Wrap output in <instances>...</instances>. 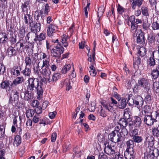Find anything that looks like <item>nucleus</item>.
Segmentation results:
<instances>
[{
  "instance_id": "nucleus-1",
  "label": "nucleus",
  "mask_w": 159,
  "mask_h": 159,
  "mask_svg": "<svg viewBox=\"0 0 159 159\" xmlns=\"http://www.w3.org/2000/svg\"><path fill=\"white\" fill-rule=\"evenodd\" d=\"M143 121L148 126L153 125L155 122L159 121V111H155L153 114L144 116Z\"/></svg>"
},
{
  "instance_id": "nucleus-2",
  "label": "nucleus",
  "mask_w": 159,
  "mask_h": 159,
  "mask_svg": "<svg viewBox=\"0 0 159 159\" xmlns=\"http://www.w3.org/2000/svg\"><path fill=\"white\" fill-rule=\"evenodd\" d=\"M54 48L51 50L52 56L55 57H59L64 51V48L61 46V43H59L54 46Z\"/></svg>"
},
{
  "instance_id": "nucleus-3",
  "label": "nucleus",
  "mask_w": 159,
  "mask_h": 159,
  "mask_svg": "<svg viewBox=\"0 0 159 159\" xmlns=\"http://www.w3.org/2000/svg\"><path fill=\"white\" fill-rule=\"evenodd\" d=\"M27 83V89L29 90L30 91L34 92V89L39 84V82L34 78H30L28 79Z\"/></svg>"
},
{
  "instance_id": "nucleus-4",
  "label": "nucleus",
  "mask_w": 159,
  "mask_h": 159,
  "mask_svg": "<svg viewBox=\"0 0 159 159\" xmlns=\"http://www.w3.org/2000/svg\"><path fill=\"white\" fill-rule=\"evenodd\" d=\"M139 86L144 88L145 91L148 92L150 89V84L149 80L147 79L142 78L140 79L138 82Z\"/></svg>"
},
{
  "instance_id": "nucleus-5",
  "label": "nucleus",
  "mask_w": 159,
  "mask_h": 159,
  "mask_svg": "<svg viewBox=\"0 0 159 159\" xmlns=\"http://www.w3.org/2000/svg\"><path fill=\"white\" fill-rule=\"evenodd\" d=\"M105 148L104 149L105 152L108 155L115 154L114 146L113 143L110 144L109 142L105 143Z\"/></svg>"
},
{
  "instance_id": "nucleus-6",
  "label": "nucleus",
  "mask_w": 159,
  "mask_h": 159,
  "mask_svg": "<svg viewBox=\"0 0 159 159\" xmlns=\"http://www.w3.org/2000/svg\"><path fill=\"white\" fill-rule=\"evenodd\" d=\"M109 139L112 142L116 143L123 141L119 135V134L117 133L116 135L115 131H112L108 136Z\"/></svg>"
},
{
  "instance_id": "nucleus-7",
  "label": "nucleus",
  "mask_w": 159,
  "mask_h": 159,
  "mask_svg": "<svg viewBox=\"0 0 159 159\" xmlns=\"http://www.w3.org/2000/svg\"><path fill=\"white\" fill-rule=\"evenodd\" d=\"M41 25L40 22L33 23V20L30 21V28L31 31L37 33L40 30Z\"/></svg>"
},
{
  "instance_id": "nucleus-8",
  "label": "nucleus",
  "mask_w": 159,
  "mask_h": 159,
  "mask_svg": "<svg viewBox=\"0 0 159 159\" xmlns=\"http://www.w3.org/2000/svg\"><path fill=\"white\" fill-rule=\"evenodd\" d=\"M34 92L30 91L29 90H27L24 91H22L20 93V95L22 99L25 100L29 101L32 98V95Z\"/></svg>"
},
{
  "instance_id": "nucleus-9",
  "label": "nucleus",
  "mask_w": 159,
  "mask_h": 159,
  "mask_svg": "<svg viewBox=\"0 0 159 159\" xmlns=\"http://www.w3.org/2000/svg\"><path fill=\"white\" fill-rule=\"evenodd\" d=\"M131 7L133 10H135L137 8L140 7L142 5L143 0H129Z\"/></svg>"
},
{
  "instance_id": "nucleus-10",
  "label": "nucleus",
  "mask_w": 159,
  "mask_h": 159,
  "mask_svg": "<svg viewBox=\"0 0 159 159\" xmlns=\"http://www.w3.org/2000/svg\"><path fill=\"white\" fill-rule=\"evenodd\" d=\"M153 108L151 106L146 105L142 108V112L144 116L153 114Z\"/></svg>"
},
{
  "instance_id": "nucleus-11",
  "label": "nucleus",
  "mask_w": 159,
  "mask_h": 159,
  "mask_svg": "<svg viewBox=\"0 0 159 159\" xmlns=\"http://www.w3.org/2000/svg\"><path fill=\"white\" fill-rule=\"evenodd\" d=\"M57 29V26L52 23L48 25L47 27L48 35L50 37L52 36V34L55 32Z\"/></svg>"
},
{
  "instance_id": "nucleus-12",
  "label": "nucleus",
  "mask_w": 159,
  "mask_h": 159,
  "mask_svg": "<svg viewBox=\"0 0 159 159\" xmlns=\"http://www.w3.org/2000/svg\"><path fill=\"white\" fill-rule=\"evenodd\" d=\"M136 37V42L138 43L144 44L145 43V33L141 30L137 34Z\"/></svg>"
},
{
  "instance_id": "nucleus-13",
  "label": "nucleus",
  "mask_w": 159,
  "mask_h": 159,
  "mask_svg": "<svg viewBox=\"0 0 159 159\" xmlns=\"http://www.w3.org/2000/svg\"><path fill=\"white\" fill-rule=\"evenodd\" d=\"M145 140V143L146 144L147 143L148 147H152L154 145L155 140L153 136L150 135H146Z\"/></svg>"
},
{
  "instance_id": "nucleus-14",
  "label": "nucleus",
  "mask_w": 159,
  "mask_h": 159,
  "mask_svg": "<svg viewBox=\"0 0 159 159\" xmlns=\"http://www.w3.org/2000/svg\"><path fill=\"white\" fill-rule=\"evenodd\" d=\"M17 53V50L14 49V48L12 46H10L7 48L6 50V55L9 57L11 58L13 56H16Z\"/></svg>"
},
{
  "instance_id": "nucleus-15",
  "label": "nucleus",
  "mask_w": 159,
  "mask_h": 159,
  "mask_svg": "<svg viewBox=\"0 0 159 159\" xmlns=\"http://www.w3.org/2000/svg\"><path fill=\"white\" fill-rule=\"evenodd\" d=\"M135 156L134 149L126 150L125 153V157L126 159H134Z\"/></svg>"
},
{
  "instance_id": "nucleus-16",
  "label": "nucleus",
  "mask_w": 159,
  "mask_h": 159,
  "mask_svg": "<svg viewBox=\"0 0 159 159\" xmlns=\"http://www.w3.org/2000/svg\"><path fill=\"white\" fill-rule=\"evenodd\" d=\"M138 25L130 23V31L132 34L134 38L136 37L137 34L139 33V30L138 29Z\"/></svg>"
},
{
  "instance_id": "nucleus-17",
  "label": "nucleus",
  "mask_w": 159,
  "mask_h": 159,
  "mask_svg": "<svg viewBox=\"0 0 159 159\" xmlns=\"http://www.w3.org/2000/svg\"><path fill=\"white\" fill-rule=\"evenodd\" d=\"M43 11L42 10H37L34 13V19L38 22L43 21Z\"/></svg>"
},
{
  "instance_id": "nucleus-18",
  "label": "nucleus",
  "mask_w": 159,
  "mask_h": 159,
  "mask_svg": "<svg viewBox=\"0 0 159 159\" xmlns=\"http://www.w3.org/2000/svg\"><path fill=\"white\" fill-rule=\"evenodd\" d=\"M149 155L151 159H157L159 155V150L155 148L153 150H150L149 152Z\"/></svg>"
},
{
  "instance_id": "nucleus-19",
  "label": "nucleus",
  "mask_w": 159,
  "mask_h": 159,
  "mask_svg": "<svg viewBox=\"0 0 159 159\" xmlns=\"http://www.w3.org/2000/svg\"><path fill=\"white\" fill-rule=\"evenodd\" d=\"M35 91H36L38 95L37 98H40L41 96H42L43 93V89L42 87V85L41 83L40 84L39 83V84L35 88Z\"/></svg>"
},
{
  "instance_id": "nucleus-20",
  "label": "nucleus",
  "mask_w": 159,
  "mask_h": 159,
  "mask_svg": "<svg viewBox=\"0 0 159 159\" xmlns=\"http://www.w3.org/2000/svg\"><path fill=\"white\" fill-rule=\"evenodd\" d=\"M8 41V38L7 34L5 32L0 33V43L5 44Z\"/></svg>"
},
{
  "instance_id": "nucleus-21",
  "label": "nucleus",
  "mask_w": 159,
  "mask_h": 159,
  "mask_svg": "<svg viewBox=\"0 0 159 159\" xmlns=\"http://www.w3.org/2000/svg\"><path fill=\"white\" fill-rule=\"evenodd\" d=\"M118 133L119 134V135H120L123 140H124L125 137L128 135V131L126 127H122V129L119 130V131L118 132Z\"/></svg>"
},
{
  "instance_id": "nucleus-22",
  "label": "nucleus",
  "mask_w": 159,
  "mask_h": 159,
  "mask_svg": "<svg viewBox=\"0 0 159 159\" xmlns=\"http://www.w3.org/2000/svg\"><path fill=\"white\" fill-rule=\"evenodd\" d=\"M135 105L136 106H139V107H142L143 104V98L140 96L137 95L135 97Z\"/></svg>"
},
{
  "instance_id": "nucleus-23",
  "label": "nucleus",
  "mask_w": 159,
  "mask_h": 159,
  "mask_svg": "<svg viewBox=\"0 0 159 159\" xmlns=\"http://www.w3.org/2000/svg\"><path fill=\"white\" fill-rule=\"evenodd\" d=\"M148 41L149 45L150 46L154 44L155 40V36L153 34H148Z\"/></svg>"
},
{
  "instance_id": "nucleus-24",
  "label": "nucleus",
  "mask_w": 159,
  "mask_h": 159,
  "mask_svg": "<svg viewBox=\"0 0 159 159\" xmlns=\"http://www.w3.org/2000/svg\"><path fill=\"white\" fill-rule=\"evenodd\" d=\"M151 133L154 138L158 139H159V124L157 127L152 128Z\"/></svg>"
},
{
  "instance_id": "nucleus-25",
  "label": "nucleus",
  "mask_w": 159,
  "mask_h": 159,
  "mask_svg": "<svg viewBox=\"0 0 159 159\" xmlns=\"http://www.w3.org/2000/svg\"><path fill=\"white\" fill-rule=\"evenodd\" d=\"M10 84L9 81H4L1 83L0 86L2 89H6V91L8 93L11 90L10 88L9 87Z\"/></svg>"
},
{
  "instance_id": "nucleus-26",
  "label": "nucleus",
  "mask_w": 159,
  "mask_h": 159,
  "mask_svg": "<svg viewBox=\"0 0 159 159\" xmlns=\"http://www.w3.org/2000/svg\"><path fill=\"white\" fill-rule=\"evenodd\" d=\"M24 79L22 77H18L15 79L11 85L12 87H14L18 84L21 83Z\"/></svg>"
},
{
  "instance_id": "nucleus-27",
  "label": "nucleus",
  "mask_w": 159,
  "mask_h": 159,
  "mask_svg": "<svg viewBox=\"0 0 159 159\" xmlns=\"http://www.w3.org/2000/svg\"><path fill=\"white\" fill-rule=\"evenodd\" d=\"M13 71L12 72L13 75L16 76H18L20 75V72L21 71V68L20 66H15L13 68Z\"/></svg>"
},
{
  "instance_id": "nucleus-28",
  "label": "nucleus",
  "mask_w": 159,
  "mask_h": 159,
  "mask_svg": "<svg viewBox=\"0 0 159 159\" xmlns=\"http://www.w3.org/2000/svg\"><path fill=\"white\" fill-rule=\"evenodd\" d=\"M125 144L127 146L126 150L134 149V143L132 139H129L126 142Z\"/></svg>"
},
{
  "instance_id": "nucleus-29",
  "label": "nucleus",
  "mask_w": 159,
  "mask_h": 159,
  "mask_svg": "<svg viewBox=\"0 0 159 159\" xmlns=\"http://www.w3.org/2000/svg\"><path fill=\"white\" fill-rule=\"evenodd\" d=\"M41 73L45 77H48L51 74L50 69L48 67H42Z\"/></svg>"
},
{
  "instance_id": "nucleus-30",
  "label": "nucleus",
  "mask_w": 159,
  "mask_h": 159,
  "mask_svg": "<svg viewBox=\"0 0 159 159\" xmlns=\"http://www.w3.org/2000/svg\"><path fill=\"white\" fill-rule=\"evenodd\" d=\"M127 103L130 105L132 106L135 105V97L133 96L132 94L129 95L128 98H126Z\"/></svg>"
},
{
  "instance_id": "nucleus-31",
  "label": "nucleus",
  "mask_w": 159,
  "mask_h": 159,
  "mask_svg": "<svg viewBox=\"0 0 159 159\" xmlns=\"http://www.w3.org/2000/svg\"><path fill=\"white\" fill-rule=\"evenodd\" d=\"M129 21L130 23H133L135 25H138V24L142 23V21L141 20L135 19L134 16H131L129 17Z\"/></svg>"
},
{
  "instance_id": "nucleus-32",
  "label": "nucleus",
  "mask_w": 159,
  "mask_h": 159,
  "mask_svg": "<svg viewBox=\"0 0 159 159\" xmlns=\"http://www.w3.org/2000/svg\"><path fill=\"white\" fill-rule=\"evenodd\" d=\"M126 105V102L125 98L120 99L118 104V107L120 109H123L125 108Z\"/></svg>"
},
{
  "instance_id": "nucleus-33",
  "label": "nucleus",
  "mask_w": 159,
  "mask_h": 159,
  "mask_svg": "<svg viewBox=\"0 0 159 159\" xmlns=\"http://www.w3.org/2000/svg\"><path fill=\"white\" fill-rule=\"evenodd\" d=\"M147 63L148 65L150 66H153L155 65V61L154 58V52H152V55L148 60Z\"/></svg>"
},
{
  "instance_id": "nucleus-34",
  "label": "nucleus",
  "mask_w": 159,
  "mask_h": 159,
  "mask_svg": "<svg viewBox=\"0 0 159 159\" xmlns=\"http://www.w3.org/2000/svg\"><path fill=\"white\" fill-rule=\"evenodd\" d=\"M141 13L142 15L146 17L149 16V12L148 9V8L145 6H142L141 7Z\"/></svg>"
},
{
  "instance_id": "nucleus-35",
  "label": "nucleus",
  "mask_w": 159,
  "mask_h": 159,
  "mask_svg": "<svg viewBox=\"0 0 159 159\" xmlns=\"http://www.w3.org/2000/svg\"><path fill=\"white\" fill-rule=\"evenodd\" d=\"M21 73L25 76H29L31 73V69L28 66H25V69L23 70Z\"/></svg>"
},
{
  "instance_id": "nucleus-36",
  "label": "nucleus",
  "mask_w": 159,
  "mask_h": 159,
  "mask_svg": "<svg viewBox=\"0 0 159 159\" xmlns=\"http://www.w3.org/2000/svg\"><path fill=\"white\" fill-rule=\"evenodd\" d=\"M29 1L27 0L25 1L24 3L22 4L21 6V8L22 9V11L24 12V13H27V11L28 10V5L29 4Z\"/></svg>"
},
{
  "instance_id": "nucleus-37",
  "label": "nucleus",
  "mask_w": 159,
  "mask_h": 159,
  "mask_svg": "<svg viewBox=\"0 0 159 159\" xmlns=\"http://www.w3.org/2000/svg\"><path fill=\"white\" fill-rule=\"evenodd\" d=\"M134 124V125L136 127L140 126L142 122V120L141 118L138 116H135L134 117V119L133 120Z\"/></svg>"
},
{
  "instance_id": "nucleus-38",
  "label": "nucleus",
  "mask_w": 159,
  "mask_h": 159,
  "mask_svg": "<svg viewBox=\"0 0 159 159\" xmlns=\"http://www.w3.org/2000/svg\"><path fill=\"white\" fill-rule=\"evenodd\" d=\"M68 38L66 35H63L61 36V42L60 43H61V46H63L66 47L68 46L67 39Z\"/></svg>"
},
{
  "instance_id": "nucleus-39",
  "label": "nucleus",
  "mask_w": 159,
  "mask_h": 159,
  "mask_svg": "<svg viewBox=\"0 0 159 159\" xmlns=\"http://www.w3.org/2000/svg\"><path fill=\"white\" fill-rule=\"evenodd\" d=\"M45 38V35L43 33H41L39 35H38L36 34V37L34 39V40L35 42L38 41L40 42L44 40Z\"/></svg>"
},
{
  "instance_id": "nucleus-40",
  "label": "nucleus",
  "mask_w": 159,
  "mask_h": 159,
  "mask_svg": "<svg viewBox=\"0 0 159 159\" xmlns=\"http://www.w3.org/2000/svg\"><path fill=\"white\" fill-rule=\"evenodd\" d=\"M25 13L26 14H25V13H24L25 15L24 17V20L26 24H28V20H29V25H30V21L33 20L32 17L28 13Z\"/></svg>"
},
{
  "instance_id": "nucleus-41",
  "label": "nucleus",
  "mask_w": 159,
  "mask_h": 159,
  "mask_svg": "<svg viewBox=\"0 0 159 159\" xmlns=\"http://www.w3.org/2000/svg\"><path fill=\"white\" fill-rule=\"evenodd\" d=\"M25 66H30L32 63H33V61L30 57H25Z\"/></svg>"
},
{
  "instance_id": "nucleus-42",
  "label": "nucleus",
  "mask_w": 159,
  "mask_h": 159,
  "mask_svg": "<svg viewBox=\"0 0 159 159\" xmlns=\"http://www.w3.org/2000/svg\"><path fill=\"white\" fill-rule=\"evenodd\" d=\"M132 140L134 143H139L141 142L143 139L141 136H138V135L133 137Z\"/></svg>"
},
{
  "instance_id": "nucleus-43",
  "label": "nucleus",
  "mask_w": 159,
  "mask_h": 159,
  "mask_svg": "<svg viewBox=\"0 0 159 159\" xmlns=\"http://www.w3.org/2000/svg\"><path fill=\"white\" fill-rule=\"evenodd\" d=\"M146 52V50L145 48L144 47H142L139 48L138 53L140 56L143 57L145 55Z\"/></svg>"
},
{
  "instance_id": "nucleus-44",
  "label": "nucleus",
  "mask_w": 159,
  "mask_h": 159,
  "mask_svg": "<svg viewBox=\"0 0 159 159\" xmlns=\"http://www.w3.org/2000/svg\"><path fill=\"white\" fill-rule=\"evenodd\" d=\"M71 67L70 64L66 65L61 69V73L63 74H66L67 71L69 70Z\"/></svg>"
},
{
  "instance_id": "nucleus-45",
  "label": "nucleus",
  "mask_w": 159,
  "mask_h": 159,
  "mask_svg": "<svg viewBox=\"0 0 159 159\" xmlns=\"http://www.w3.org/2000/svg\"><path fill=\"white\" fill-rule=\"evenodd\" d=\"M11 45H13L16 42V36L15 34H12L11 37L8 39Z\"/></svg>"
},
{
  "instance_id": "nucleus-46",
  "label": "nucleus",
  "mask_w": 159,
  "mask_h": 159,
  "mask_svg": "<svg viewBox=\"0 0 159 159\" xmlns=\"http://www.w3.org/2000/svg\"><path fill=\"white\" fill-rule=\"evenodd\" d=\"M105 11V8L103 6H100L98 8V17H101L102 15Z\"/></svg>"
},
{
  "instance_id": "nucleus-47",
  "label": "nucleus",
  "mask_w": 159,
  "mask_h": 159,
  "mask_svg": "<svg viewBox=\"0 0 159 159\" xmlns=\"http://www.w3.org/2000/svg\"><path fill=\"white\" fill-rule=\"evenodd\" d=\"M127 121L125 119L121 118L120 119L118 123L122 126V127H126L128 124Z\"/></svg>"
},
{
  "instance_id": "nucleus-48",
  "label": "nucleus",
  "mask_w": 159,
  "mask_h": 159,
  "mask_svg": "<svg viewBox=\"0 0 159 159\" xmlns=\"http://www.w3.org/2000/svg\"><path fill=\"white\" fill-rule=\"evenodd\" d=\"M21 143V138L19 135H16L14 138V143L17 146H19Z\"/></svg>"
},
{
  "instance_id": "nucleus-49",
  "label": "nucleus",
  "mask_w": 159,
  "mask_h": 159,
  "mask_svg": "<svg viewBox=\"0 0 159 159\" xmlns=\"http://www.w3.org/2000/svg\"><path fill=\"white\" fill-rule=\"evenodd\" d=\"M35 112L34 110L32 109H29L27 110L26 112V116L27 118L32 117L34 115Z\"/></svg>"
},
{
  "instance_id": "nucleus-50",
  "label": "nucleus",
  "mask_w": 159,
  "mask_h": 159,
  "mask_svg": "<svg viewBox=\"0 0 159 159\" xmlns=\"http://www.w3.org/2000/svg\"><path fill=\"white\" fill-rule=\"evenodd\" d=\"M153 87L154 90L156 93H159V82H155L153 83Z\"/></svg>"
},
{
  "instance_id": "nucleus-51",
  "label": "nucleus",
  "mask_w": 159,
  "mask_h": 159,
  "mask_svg": "<svg viewBox=\"0 0 159 159\" xmlns=\"http://www.w3.org/2000/svg\"><path fill=\"white\" fill-rule=\"evenodd\" d=\"M61 76V75L59 73L54 74L52 77V81H56L57 80L59 79Z\"/></svg>"
},
{
  "instance_id": "nucleus-52",
  "label": "nucleus",
  "mask_w": 159,
  "mask_h": 159,
  "mask_svg": "<svg viewBox=\"0 0 159 159\" xmlns=\"http://www.w3.org/2000/svg\"><path fill=\"white\" fill-rule=\"evenodd\" d=\"M13 94L12 95V98L14 100H17L19 98V93L16 90H13L12 91Z\"/></svg>"
},
{
  "instance_id": "nucleus-53",
  "label": "nucleus",
  "mask_w": 159,
  "mask_h": 159,
  "mask_svg": "<svg viewBox=\"0 0 159 159\" xmlns=\"http://www.w3.org/2000/svg\"><path fill=\"white\" fill-rule=\"evenodd\" d=\"M89 67L90 69V70H89L90 75L92 76H95L96 74L95 68L93 65Z\"/></svg>"
},
{
  "instance_id": "nucleus-54",
  "label": "nucleus",
  "mask_w": 159,
  "mask_h": 159,
  "mask_svg": "<svg viewBox=\"0 0 159 159\" xmlns=\"http://www.w3.org/2000/svg\"><path fill=\"white\" fill-rule=\"evenodd\" d=\"M130 135L132 137L138 135V130L137 129H134L130 131L129 133Z\"/></svg>"
},
{
  "instance_id": "nucleus-55",
  "label": "nucleus",
  "mask_w": 159,
  "mask_h": 159,
  "mask_svg": "<svg viewBox=\"0 0 159 159\" xmlns=\"http://www.w3.org/2000/svg\"><path fill=\"white\" fill-rule=\"evenodd\" d=\"M152 27L153 30L159 29V23L157 21L153 22L152 24Z\"/></svg>"
},
{
  "instance_id": "nucleus-56",
  "label": "nucleus",
  "mask_w": 159,
  "mask_h": 159,
  "mask_svg": "<svg viewBox=\"0 0 159 159\" xmlns=\"http://www.w3.org/2000/svg\"><path fill=\"white\" fill-rule=\"evenodd\" d=\"M151 74L153 78L155 79L158 77L159 75V73L154 69L152 71Z\"/></svg>"
},
{
  "instance_id": "nucleus-57",
  "label": "nucleus",
  "mask_w": 159,
  "mask_h": 159,
  "mask_svg": "<svg viewBox=\"0 0 159 159\" xmlns=\"http://www.w3.org/2000/svg\"><path fill=\"white\" fill-rule=\"evenodd\" d=\"M64 84L66 85L67 90H69L71 89V86L70 85V81L69 80L67 79L65 80Z\"/></svg>"
},
{
  "instance_id": "nucleus-58",
  "label": "nucleus",
  "mask_w": 159,
  "mask_h": 159,
  "mask_svg": "<svg viewBox=\"0 0 159 159\" xmlns=\"http://www.w3.org/2000/svg\"><path fill=\"white\" fill-rule=\"evenodd\" d=\"M141 63V59L138 57L135 58L134 60V61L133 62V65L134 67H135V65H136L137 66L139 65Z\"/></svg>"
},
{
  "instance_id": "nucleus-59",
  "label": "nucleus",
  "mask_w": 159,
  "mask_h": 159,
  "mask_svg": "<svg viewBox=\"0 0 159 159\" xmlns=\"http://www.w3.org/2000/svg\"><path fill=\"white\" fill-rule=\"evenodd\" d=\"M6 67L2 63H0V75H3L5 72Z\"/></svg>"
},
{
  "instance_id": "nucleus-60",
  "label": "nucleus",
  "mask_w": 159,
  "mask_h": 159,
  "mask_svg": "<svg viewBox=\"0 0 159 159\" xmlns=\"http://www.w3.org/2000/svg\"><path fill=\"white\" fill-rule=\"evenodd\" d=\"M126 110L127 111V109H125V111L124 114V118H123L125 119L126 120H130V116L129 113L127 111H126Z\"/></svg>"
},
{
  "instance_id": "nucleus-61",
  "label": "nucleus",
  "mask_w": 159,
  "mask_h": 159,
  "mask_svg": "<svg viewBox=\"0 0 159 159\" xmlns=\"http://www.w3.org/2000/svg\"><path fill=\"white\" fill-rule=\"evenodd\" d=\"M98 113L100 116L103 117H106L107 115L106 113H105V110L103 109L102 106L101 107L100 111Z\"/></svg>"
},
{
  "instance_id": "nucleus-62",
  "label": "nucleus",
  "mask_w": 159,
  "mask_h": 159,
  "mask_svg": "<svg viewBox=\"0 0 159 159\" xmlns=\"http://www.w3.org/2000/svg\"><path fill=\"white\" fill-rule=\"evenodd\" d=\"M25 43H23L18 42L15 45L16 46H17L19 44L20 45L19 50H22L25 48L26 47V45H25Z\"/></svg>"
},
{
  "instance_id": "nucleus-63",
  "label": "nucleus",
  "mask_w": 159,
  "mask_h": 159,
  "mask_svg": "<svg viewBox=\"0 0 159 159\" xmlns=\"http://www.w3.org/2000/svg\"><path fill=\"white\" fill-rule=\"evenodd\" d=\"M49 62L47 60H43V66L42 67L43 68L45 67L49 68Z\"/></svg>"
},
{
  "instance_id": "nucleus-64",
  "label": "nucleus",
  "mask_w": 159,
  "mask_h": 159,
  "mask_svg": "<svg viewBox=\"0 0 159 159\" xmlns=\"http://www.w3.org/2000/svg\"><path fill=\"white\" fill-rule=\"evenodd\" d=\"M117 10L119 14H122V13L124 12L125 9L123 7L119 4L118 6Z\"/></svg>"
}]
</instances>
